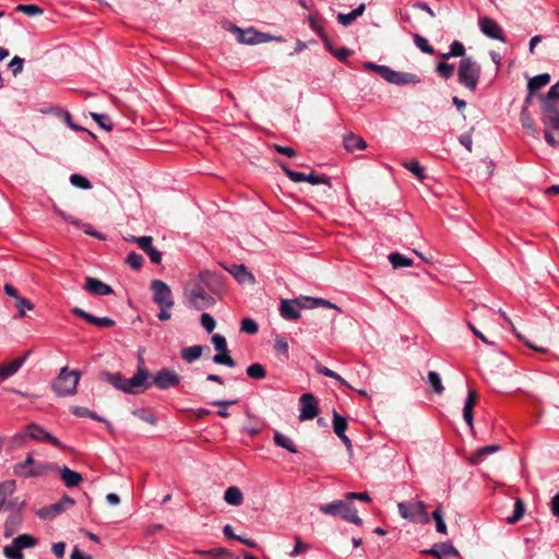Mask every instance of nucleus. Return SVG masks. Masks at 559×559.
I'll return each instance as SVG.
<instances>
[{"instance_id": "obj_51", "label": "nucleus", "mask_w": 559, "mask_h": 559, "mask_svg": "<svg viewBox=\"0 0 559 559\" xmlns=\"http://www.w3.org/2000/svg\"><path fill=\"white\" fill-rule=\"evenodd\" d=\"M3 554L8 559H24L22 550L13 543L3 548Z\"/></svg>"}, {"instance_id": "obj_9", "label": "nucleus", "mask_w": 559, "mask_h": 559, "mask_svg": "<svg viewBox=\"0 0 559 559\" xmlns=\"http://www.w3.org/2000/svg\"><path fill=\"white\" fill-rule=\"evenodd\" d=\"M151 290L153 293V301L158 307L173 308L174 298L168 284L160 280H153L151 283Z\"/></svg>"}, {"instance_id": "obj_3", "label": "nucleus", "mask_w": 559, "mask_h": 559, "mask_svg": "<svg viewBox=\"0 0 559 559\" xmlns=\"http://www.w3.org/2000/svg\"><path fill=\"white\" fill-rule=\"evenodd\" d=\"M320 512L326 515H340L348 523L357 526L362 525V520L357 515V510L349 500H335L330 503L321 504Z\"/></svg>"}, {"instance_id": "obj_8", "label": "nucleus", "mask_w": 559, "mask_h": 559, "mask_svg": "<svg viewBox=\"0 0 559 559\" xmlns=\"http://www.w3.org/2000/svg\"><path fill=\"white\" fill-rule=\"evenodd\" d=\"M49 468L48 463L37 462L28 454L24 461L14 464L13 473L21 478H32L44 475Z\"/></svg>"}, {"instance_id": "obj_17", "label": "nucleus", "mask_w": 559, "mask_h": 559, "mask_svg": "<svg viewBox=\"0 0 559 559\" xmlns=\"http://www.w3.org/2000/svg\"><path fill=\"white\" fill-rule=\"evenodd\" d=\"M84 287L90 294L95 296H108L114 293L108 284L94 277H86Z\"/></svg>"}, {"instance_id": "obj_13", "label": "nucleus", "mask_w": 559, "mask_h": 559, "mask_svg": "<svg viewBox=\"0 0 559 559\" xmlns=\"http://www.w3.org/2000/svg\"><path fill=\"white\" fill-rule=\"evenodd\" d=\"M180 379V376L174 369L163 368L155 373L153 382L158 389L167 390L177 386Z\"/></svg>"}, {"instance_id": "obj_39", "label": "nucleus", "mask_w": 559, "mask_h": 559, "mask_svg": "<svg viewBox=\"0 0 559 559\" xmlns=\"http://www.w3.org/2000/svg\"><path fill=\"white\" fill-rule=\"evenodd\" d=\"M347 420L341 416L336 411L333 412V430L336 436L345 433L347 429Z\"/></svg>"}, {"instance_id": "obj_19", "label": "nucleus", "mask_w": 559, "mask_h": 559, "mask_svg": "<svg viewBox=\"0 0 559 559\" xmlns=\"http://www.w3.org/2000/svg\"><path fill=\"white\" fill-rule=\"evenodd\" d=\"M307 20L309 27L321 38L324 46L328 49H331V40L322 26V20L320 19L319 13L309 14Z\"/></svg>"}, {"instance_id": "obj_46", "label": "nucleus", "mask_w": 559, "mask_h": 559, "mask_svg": "<svg viewBox=\"0 0 559 559\" xmlns=\"http://www.w3.org/2000/svg\"><path fill=\"white\" fill-rule=\"evenodd\" d=\"M432 519L435 520L436 522V530L438 533H441V534H447V525L443 521V513H442V509L441 507H438L433 512H432Z\"/></svg>"}, {"instance_id": "obj_11", "label": "nucleus", "mask_w": 559, "mask_h": 559, "mask_svg": "<svg viewBox=\"0 0 559 559\" xmlns=\"http://www.w3.org/2000/svg\"><path fill=\"white\" fill-rule=\"evenodd\" d=\"M308 308V302L302 298L283 299L280 306L281 316L288 321H296L300 318V309Z\"/></svg>"}, {"instance_id": "obj_22", "label": "nucleus", "mask_w": 559, "mask_h": 559, "mask_svg": "<svg viewBox=\"0 0 559 559\" xmlns=\"http://www.w3.org/2000/svg\"><path fill=\"white\" fill-rule=\"evenodd\" d=\"M228 271L240 284L254 282L253 275L243 264H233Z\"/></svg>"}, {"instance_id": "obj_4", "label": "nucleus", "mask_w": 559, "mask_h": 559, "mask_svg": "<svg viewBox=\"0 0 559 559\" xmlns=\"http://www.w3.org/2000/svg\"><path fill=\"white\" fill-rule=\"evenodd\" d=\"M481 74L480 66L471 57L462 58L457 70V81L471 92L477 90Z\"/></svg>"}, {"instance_id": "obj_49", "label": "nucleus", "mask_w": 559, "mask_h": 559, "mask_svg": "<svg viewBox=\"0 0 559 559\" xmlns=\"http://www.w3.org/2000/svg\"><path fill=\"white\" fill-rule=\"evenodd\" d=\"M143 257L134 251L130 252L126 258V263L133 270H139L143 265Z\"/></svg>"}, {"instance_id": "obj_2", "label": "nucleus", "mask_w": 559, "mask_h": 559, "mask_svg": "<svg viewBox=\"0 0 559 559\" xmlns=\"http://www.w3.org/2000/svg\"><path fill=\"white\" fill-rule=\"evenodd\" d=\"M211 275V272L202 271L193 281L186 284L183 297L189 308L202 310L214 304V298L204 288V283Z\"/></svg>"}, {"instance_id": "obj_37", "label": "nucleus", "mask_w": 559, "mask_h": 559, "mask_svg": "<svg viewBox=\"0 0 559 559\" xmlns=\"http://www.w3.org/2000/svg\"><path fill=\"white\" fill-rule=\"evenodd\" d=\"M520 120H521V124L524 129L528 130L533 134L537 133V131L534 127V120L531 117V115L528 112V108L526 106H523V108L521 110Z\"/></svg>"}, {"instance_id": "obj_10", "label": "nucleus", "mask_w": 559, "mask_h": 559, "mask_svg": "<svg viewBox=\"0 0 559 559\" xmlns=\"http://www.w3.org/2000/svg\"><path fill=\"white\" fill-rule=\"evenodd\" d=\"M73 506H74V500L71 497L64 495L59 501H57L50 506H46L44 508L38 509L36 511V515L40 520H53L59 514L64 512L68 508H71Z\"/></svg>"}, {"instance_id": "obj_62", "label": "nucleus", "mask_w": 559, "mask_h": 559, "mask_svg": "<svg viewBox=\"0 0 559 559\" xmlns=\"http://www.w3.org/2000/svg\"><path fill=\"white\" fill-rule=\"evenodd\" d=\"M294 539H295V547H294V549L289 554L290 557H297L301 552L310 549V545L306 544V543H302V540H301V538L299 536H295Z\"/></svg>"}, {"instance_id": "obj_24", "label": "nucleus", "mask_w": 559, "mask_h": 559, "mask_svg": "<svg viewBox=\"0 0 559 559\" xmlns=\"http://www.w3.org/2000/svg\"><path fill=\"white\" fill-rule=\"evenodd\" d=\"M60 475H61V479L63 480V483L67 487H75L83 479V477L80 473L72 471L67 466H63L60 469Z\"/></svg>"}, {"instance_id": "obj_54", "label": "nucleus", "mask_w": 559, "mask_h": 559, "mask_svg": "<svg viewBox=\"0 0 559 559\" xmlns=\"http://www.w3.org/2000/svg\"><path fill=\"white\" fill-rule=\"evenodd\" d=\"M212 343L217 352L223 354L229 353L225 336L221 334H214L212 337Z\"/></svg>"}, {"instance_id": "obj_23", "label": "nucleus", "mask_w": 559, "mask_h": 559, "mask_svg": "<svg viewBox=\"0 0 559 559\" xmlns=\"http://www.w3.org/2000/svg\"><path fill=\"white\" fill-rule=\"evenodd\" d=\"M343 142L346 151L350 153L355 152L356 150H364L367 147L366 141L361 136L354 133L345 135Z\"/></svg>"}, {"instance_id": "obj_32", "label": "nucleus", "mask_w": 559, "mask_h": 559, "mask_svg": "<svg viewBox=\"0 0 559 559\" xmlns=\"http://www.w3.org/2000/svg\"><path fill=\"white\" fill-rule=\"evenodd\" d=\"M500 450V445L498 444H489L483 448H479L472 457L473 464H478L486 455L496 453Z\"/></svg>"}, {"instance_id": "obj_18", "label": "nucleus", "mask_w": 559, "mask_h": 559, "mask_svg": "<svg viewBox=\"0 0 559 559\" xmlns=\"http://www.w3.org/2000/svg\"><path fill=\"white\" fill-rule=\"evenodd\" d=\"M29 352H26L22 357L15 358L10 362L0 365V378L8 379L15 374L23 364L26 361Z\"/></svg>"}, {"instance_id": "obj_53", "label": "nucleus", "mask_w": 559, "mask_h": 559, "mask_svg": "<svg viewBox=\"0 0 559 559\" xmlns=\"http://www.w3.org/2000/svg\"><path fill=\"white\" fill-rule=\"evenodd\" d=\"M282 170L284 171V174L294 182H302V181H306V178H307V175L304 174V173H299V171H295L293 169H290L288 166L286 165H282Z\"/></svg>"}, {"instance_id": "obj_41", "label": "nucleus", "mask_w": 559, "mask_h": 559, "mask_svg": "<svg viewBox=\"0 0 559 559\" xmlns=\"http://www.w3.org/2000/svg\"><path fill=\"white\" fill-rule=\"evenodd\" d=\"M428 382L437 394L443 393L444 386L442 385L440 374L437 371L428 372Z\"/></svg>"}, {"instance_id": "obj_34", "label": "nucleus", "mask_w": 559, "mask_h": 559, "mask_svg": "<svg viewBox=\"0 0 559 559\" xmlns=\"http://www.w3.org/2000/svg\"><path fill=\"white\" fill-rule=\"evenodd\" d=\"M524 512H525L524 502L522 499L518 498L514 502L513 513H512V515L507 518V522L510 524H514V523L519 522L523 518Z\"/></svg>"}, {"instance_id": "obj_58", "label": "nucleus", "mask_w": 559, "mask_h": 559, "mask_svg": "<svg viewBox=\"0 0 559 559\" xmlns=\"http://www.w3.org/2000/svg\"><path fill=\"white\" fill-rule=\"evenodd\" d=\"M91 324L98 328H111L115 325V321L109 317H95L92 314Z\"/></svg>"}, {"instance_id": "obj_35", "label": "nucleus", "mask_w": 559, "mask_h": 559, "mask_svg": "<svg viewBox=\"0 0 559 559\" xmlns=\"http://www.w3.org/2000/svg\"><path fill=\"white\" fill-rule=\"evenodd\" d=\"M452 57L465 58V47L459 40L452 41V44L450 45V50L442 55L443 59H450Z\"/></svg>"}, {"instance_id": "obj_5", "label": "nucleus", "mask_w": 559, "mask_h": 559, "mask_svg": "<svg viewBox=\"0 0 559 559\" xmlns=\"http://www.w3.org/2000/svg\"><path fill=\"white\" fill-rule=\"evenodd\" d=\"M81 372L70 370L67 366L60 369L59 374L52 382V390L58 396H71L76 393Z\"/></svg>"}, {"instance_id": "obj_1", "label": "nucleus", "mask_w": 559, "mask_h": 559, "mask_svg": "<svg viewBox=\"0 0 559 559\" xmlns=\"http://www.w3.org/2000/svg\"><path fill=\"white\" fill-rule=\"evenodd\" d=\"M99 378L126 394L143 393L152 385L148 382L150 372L145 367L143 358H140L136 372L130 379L124 378L120 372L109 371H102Z\"/></svg>"}, {"instance_id": "obj_6", "label": "nucleus", "mask_w": 559, "mask_h": 559, "mask_svg": "<svg viewBox=\"0 0 559 559\" xmlns=\"http://www.w3.org/2000/svg\"><path fill=\"white\" fill-rule=\"evenodd\" d=\"M400 515L411 522L428 523L427 504L421 500H409L397 503Z\"/></svg>"}, {"instance_id": "obj_52", "label": "nucleus", "mask_w": 559, "mask_h": 559, "mask_svg": "<svg viewBox=\"0 0 559 559\" xmlns=\"http://www.w3.org/2000/svg\"><path fill=\"white\" fill-rule=\"evenodd\" d=\"M15 307L19 310V318H23L25 316V311L32 310L34 308V305L29 299L20 296L16 299Z\"/></svg>"}, {"instance_id": "obj_38", "label": "nucleus", "mask_w": 559, "mask_h": 559, "mask_svg": "<svg viewBox=\"0 0 559 559\" xmlns=\"http://www.w3.org/2000/svg\"><path fill=\"white\" fill-rule=\"evenodd\" d=\"M246 373L249 378L255 379V380H262L266 377V371H265L264 367L259 362H254V364L250 365L247 368Z\"/></svg>"}, {"instance_id": "obj_55", "label": "nucleus", "mask_w": 559, "mask_h": 559, "mask_svg": "<svg viewBox=\"0 0 559 559\" xmlns=\"http://www.w3.org/2000/svg\"><path fill=\"white\" fill-rule=\"evenodd\" d=\"M240 330L248 334H255L259 330L258 323L251 318H245L241 321Z\"/></svg>"}, {"instance_id": "obj_20", "label": "nucleus", "mask_w": 559, "mask_h": 559, "mask_svg": "<svg viewBox=\"0 0 559 559\" xmlns=\"http://www.w3.org/2000/svg\"><path fill=\"white\" fill-rule=\"evenodd\" d=\"M420 82L418 75L408 72H401L393 70L391 73V78L389 83L395 85H407V84H417Z\"/></svg>"}, {"instance_id": "obj_42", "label": "nucleus", "mask_w": 559, "mask_h": 559, "mask_svg": "<svg viewBox=\"0 0 559 559\" xmlns=\"http://www.w3.org/2000/svg\"><path fill=\"white\" fill-rule=\"evenodd\" d=\"M403 166L411 171L416 178L424 179L425 178V169L419 165L416 159H412L405 162Z\"/></svg>"}, {"instance_id": "obj_59", "label": "nucleus", "mask_w": 559, "mask_h": 559, "mask_svg": "<svg viewBox=\"0 0 559 559\" xmlns=\"http://www.w3.org/2000/svg\"><path fill=\"white\" fill-rule=\"evenodd\" d=\"M542 100H546V102L558 104V100H559V81L549 88L547 94L542 96Z\"/></svg>"}, {"instance_id": "obj_60", "label": "nucleus", "mask_w": 559, "mask_h": 559, "mask_svg": "<svg viewBox=\"0 0 559 559\" xmlns=\"http://www.w3.org/2000/svg\"><path fill=\"white\" fill-rule=\"evenodd\" d=\"M200 322H201V325L209 333L213 332L216 326L215 319L210 313H206V312L201 314Z\"/></svg>"}, {"instance_id": "obj_14", "label": "nucleus", "mask_w": 559, "mask_h": 559, "mask_svg": "<svg viewBox=\"0 0 559 559\" xmlns=\"http://www.w3.org/2000/svg\"><path fill=\"white\" fill-rule=\"evenodd\" d=\"M299 402H300V414H299L300 421L313 419L318 415V413H319L318 402H317L316 397L313 396V394H311V393L302 394L299 399Z\"/></svg>"}, {"instance_id": "obj_33", "label": "nucleus", "mask_w": 559, "mask_h": 559, "mask_svg": "<svg viewBox=\"0 0 559 559\" xmlns=\"http://www.w3.org/2000/svg\"><path fill=\"white\" fill-rule=\"evenodd\" d=\"M21 550L24 548H33L37 545V539L29 534H21L13 542Z\"/></svg>"}, {"instance_id": "obj_31", "label": "nucleus", "mask_w": 559, "mask_h": 559, "mask_svg": "<svg viewBox=\"0 0 559 559\" xmlns=\"http://www.w3.org/2000/svg\"><path fill=\"white\" fill-rule=\"evenodd\" d=\"M198 554L204 557H212L213 559H231L233 555L225 548H212L207 550H199Z\"/></svg>"}, {"instance_id": "obj_45", "label": "nucleus", "mask_w": 559, "mask_h": 559, "mask_svg": "<svg viewBox=\"0 0 559 559\" xmlns=\"http://www.w3.org/2000/svg\"><path fill=\"white\" fill-rule=\"evenodd\" d=\"M72 413L79 417H88L97 421L106 423L105 418L98 416L86 407L75 406L72 408Z\"/></svg>"}, {"instance_id": "obj_25", "label": "nucleus", "mask_w": 559, "mask_h": 559, "mask_svg": "<svg viewBox=\"0 0 559 559\" xmlns=\"http://www.w3.org/2000/svg\"><path fill=\"white\" fill-rule=\"evenodd\" d=\"M274 442L277 447L283 448L290 453H294V454L298 453V449H297V445L295 444L294 440L290 437H288L280 431H275Z\"/></svg>"}, {"instance_id": "obj_61", "label": "nucleus", "mask_w": 559, "mask_h": 559, "mask_svg": "<svg viewBox=\"0 0 559 559\" xmlns=\"http://www.w3.org/2000/svg\"><path fill=\"white\" fill-rule=\"evenodd\" d=\"M213 361L217 365H225L227 367H235L236 361L229 356V353L227 354H217L213 357Z\"/></svg>"}, {"instance_id": "obj_44", "label": "nucleus", "mask_w": 559, "mask_h": 559, "mask_svg": "<svg viewBox=\"0 0 559 559\" xmlns=\"http://www.w3.org/2000/svg\"><path fill=\"white\" fill-rule=\"evenodd\" d=\"M70 182L72 186L79 189L87 190L92 188L91 181L80 174L71 175Z\"/></svg>"}, {"instance_id": "obj_43", "label": "nucleus", "mask_w": 559, "mask_h": 559, "mask_svg": "<svg viewBox=\"0 0 559 559\" xmlns=\"http://www.w3.org/2000/svg\"><path fill=\"white\" fill-rule=\"evenodd\" d=\"M454 64L447 62H439L436 68L437 73L444 80L451 79L454 74Z\"/></svg>"}, {"instance_id": "obj_15", "label": "nucleus", "mask_w": 559, "mask_h": 559, "mask_svg": "<svg viewBox=\"0 0 559 559\" xmlns=\"http://www.w3.org/2000/svg\"><path fill=\"white\" fill-rule=\"evenodd\" d=\"M480 31L489 38L506 43L502 27L492 19L483 16L478 20Z\"/></svg>"}, {"instance_id": "obj_28", "label": "nucleus", "mask_w": 559, "mask_h": 559, "mask_svg": "<svg viewBox=\"0 0 559 559\" xmlns=\"http://www.w3.org/2000/svg\"><path fill=\"white\" fill-rule=\"evenodd\" d=\"M22 522H23V516L21 513L11 514L4 523L5 536H10L15 531H17L21 527Z\"/></svg>"}, {"instance_id": "obj_27", "label": "nucleus", "mask_w": 559, "mask_h": 559, "mask_svg": "<svg viewBox=\"0 0 559 559\" xmlns=\"http://www.w3.org/2000/svg\"><path fill=\"white\" fill-rule=\"evenodd\" d=\"M224 500L230 506H240L242 503L243 496L238 487L231 486L225 490Z\"/></svg>"}, {"instance_id": "obj_64", "label": "nucleus", "mask_w": 559, "mask_h": 559, "mask_svg": "<svg viewBox=\"0 0 559 559\" xmlns=\"http://www.w3.org/2000/svg\"><path fill=\"white\" fill-rule=\"evenodd\" d=\"M134 242L141 250L146 252L153 246V238L151 236H141L139 238H134Z\"/></svg>"}, {"instance_id": "obj_30", "label": "nucleus", "mask_w": 559, "mask_h": 559, "mask_svg": "<svg viewBox=\"0 0 559 559\" xmlns=\"http://www.w3.org/2000/svg\"><path fill=\"white\" fill-rule=\"evenodd\" d=\"M389 261L394 269L408 267L414 264L412 259H409L399 252L390 253Z\"/></svg>"}, {"instance_id": "obj_26", "label": "nucleus", "mask_w": 559, "mask_h": 559, "mask_svg": "<svg viewBox=\"0 0 559 559\" xmlns=\"http://www.w3.org/2000/svg\"><path fill=\"white\" fill-rule=\"evenodd\" d=\"M550 82V75L548 73H542L533 76L527 82V90L533 94L537 90L546 86Z\"/></svg>"}, {"instance_id": "obj_29", "label": "nucleus", "mask_w": 559, "mask_h": 559, "mask_svg": "<svg viewBox=\"0 0 559 559\" xmlns=\"http://www.w3.org/2000/svg\"><path fill=\"white\" fill-rule=\"evenodd\" d=\"M203 353V346L202 345H193L186 347L181 350V357L187 362H193L198 360Z\"/></svg>"}, {"instance_id": "obj_50", "label": "nucleus", "mask_w": 559, "mask_h": 559, "mask_svg": "<svg viewBox=\"0 0 559 559\" xmlns=\"http://www.w3.org/2000/svg\"><path fill=\"white\" fill-rule=\"evenodd\" d=\"M93 119L98 123V126L107 131H110L112 129V122L109 118V116L105 114H92Z\"/></svg>"}, {"instance_id": "obj_36", "label": "nucleus", "mask_w": 559, "mask_h": 559, "mask_svg": "<svg viewBox=\"0 0 559 559\" xmlns=\"http://www.w3.org/2000/svg\"><path fill=\"white\" fill-rule=\"evenodd\" d=\"M304 300L306 302H308V308L309 309H312V308L321 306V307H325V308L335 309L338 312L341 311V309L335 304H332L331 301H329L326 299H323V298L304 297Z\"/></svg>"}, {"instance_id": "obj_40", "label": "nucleus", "mask_w": 559, "mask_h": 559, "mask_svg": "<svg viewBox=\"0 0 559 559\" xmlns=\"http://www.w3.org/2000/svg\"><path fill=\"white\" fill-rule=\"evenodd\" d=\"M316 369H317L318 373L323 374V376L329 377V378H332V379H335L343 386L350 388L348 382L343 377H341L338 373H336L335 371L331 370L330 368H328L325 366H322V365H318L316 367Z\"/></svg>"}, {"instance_id": "obj_7", "label": "nucleus", "mask_w": 559, "mask_h": 559, "mask_svg": "<svg viewBox=\"0 0 559 559\" xmlns=\"http://www.w3.org/2000/svg\"><path fill=\"white\" fill-rule=\"evenodd\" d=\"M26 439H32L39 442H49L57 448H61V442L53 437L50 432L36 424L27 425L24 432L17 433L13 437V442L22 444Z\"/></svg>"}, {"instance_id": "obj_16", "label": "nucleus", "mask_w": 559, "mask_h": 559, "mask_svg": "<svg viewBox=\"0 0 559 559\" xmlns=\"http://www.w3.org/2000/svg\"><path fill=\"white\" fill-rule=\"evenodd\" d=\"M424 554L432 555L438 559L456 558L460 556L459 550L451 542L435 544L431 549L425 550Z\"/></svg>"}, {"instance_id": "obj_57", "label": "nucleus", "mask_w": 559, "mask_h": 559, "mask_svg": "<svg viewBox=\"0 0 559 559\" xmlns=\"http://www.w3.org/2000/svg\"><path fill=\"white\" fill-rule=\"evenodd\" d=\"M19 12L25 13L28 16H34L43 13V10L36 4H19L16 7Z\"/></svg>"}, {"instance_id": "obj_63", "label": "nucleus", "mask_w": 559, "mask_h": 559, "mask_svg": "<svg viewBox=\"0 0 559 559\" xmlns=\"http://www.w3.org/2000/svg\"><path fill=\"white\" fill-rule=\"evenodd\" d=\"M133 415L148 424H152V425L156 424V417L147 409H144V408L135 409L133 412Z\"/></svg>"}, {"instance_id": "obj_21", "label": "nucleus", "mask_w": 559, "mask_h": 559, "mask_svg": "<svg viewBox=\"0 0 559 559\" xmlns=\"http://www.w3.org/2000/svg\"><path fill=\"white\" fill-rule=\"evenodd\" d=\"M477 402V394L474 391H469L467 394V397L464 403L463 408V418L465 423L471 427V429L474 428V412L473 408Z\"/></svg>"}, {"instance_id": "obj_12", "label": "nucleus", "mask_w": 559, "mask_h": 559, "mask_svg": "<svg viewBox=\"0 0 559 559\" xmlns=\"http://www.w3.org/2000/svg\"><path fill=\"white\" fill-rule=\"evenodd\" d=\"M542 121L545 129L559 130V105L542 100Z\"/></svg>"}, {"instance_id": "obj_56", "label": "nucleus", "mask_w": 559, "mask_h": 559, "mask_svg": "<svg viewBox=\"0 0 559 559\" xmlns=\"http://www.w3.org/2000/svg\"><path fill=\"white\" fill-rule=\"evenodd\" d=\"M288 343L283 336H276L274 340V349L276 353L284 355L288 358Z\"/></svg>"}, {"instance_id": "obj_47", "label": "nucleus", "mask_w": 559, "mask_h": 559, "mask_svg": "<svg viewBox=\"0 0 559 559\" xmlns=\"http://www.w3.org/2000/svg\"><path fill=\"white\" fill-rule=\"evenodd\" d=\"M237 403V400H216L213 401L211 404L215 406H219L221 408L217 411V415L219 417L226 418L229 416V413L226 411L227 406L235 405Z\"/></svg>"}, {"instance_id": "obj_48", "label": "nucleus", "mask_w": 559, "mask_h": 559, "mask_svg": "<svg viewBox=\"0 0 559 559\" xmlns=\"http://www.w3.org/2000/svg\"><path fill=\"white\" fill-rule=\"evenodd\" d=\"M414 43L418 49L423 52L432 55L435 52L433 48L429 45L428 40L420 36L419 34L414 35Z\"/></svg>"}]
</instances>
